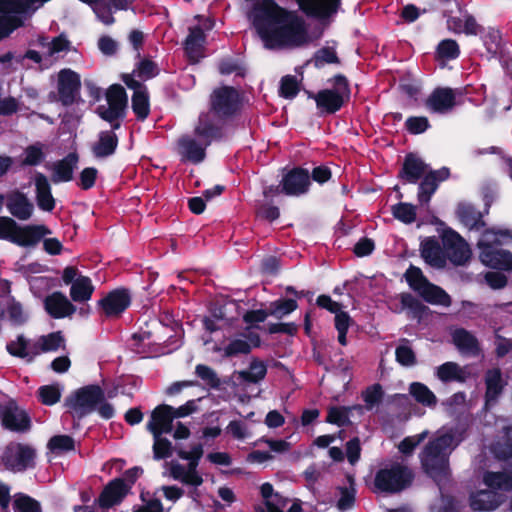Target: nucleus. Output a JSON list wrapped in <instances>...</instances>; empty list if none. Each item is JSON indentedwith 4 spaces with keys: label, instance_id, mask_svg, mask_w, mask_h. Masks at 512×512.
I'll use <instances>...</instances> for the list:
<instances>
[{
    "label": "nucleus",
    "instance_id": "obj_1",
    "mask_svg": "<svg viewBox=\"0 0 512 512\" xmlns=\"http://www.w3.org/2000/svg\"><path fill=\"white\" fill-rule=\"evenodd\" d=\"M249 19L268 49L300 46L308 41L303 19L272 0L257 3Z\"/></svg>",
    "mask_w": 512,
    "mask_h": 512
},
{
    "label": "nucleus",
    "instance_id": "obj_2",
    "mask_svg": "<svg viewBox=\"0 0 512 512\" xmlns=\"http://www.w3.org/2000/svg\"><path fill=\"white\" fill-rule=\"evenodd\" d=\"M467 427L458 425L437 434L424 446L419 455L424 473L437 485L446 482L451 476L450 455L465 439Z\"/></svg>",
    "mask_w": 512,
    "mask_h": 512
},
{
    "label": "nucleus",
    "instance_id": "obj_3",
    "mask_svg": "<svg viewBox=\"0 0 512 512\" xmlns=\"http://www.w3.org/2000/svg\"><path fill=\"white\" fill-rule=\"evenodd\" d=\"M103 400H105L104 390L98 384H89L69 394L64 400V406L75 422L96 411Z\"/></svg>",
    "mask_w": 512,
    "mask_h": 512
},
{
    "label": "nucleus",
    "instance_id": "obj_4",
    "mask_svg": "<svg viewBox=\"0 0 512 512\" xmlns=\"http://www.w3.org/2000/svg\"><path fill=\"white\" fill-rule=\"evenodd\" d=\"M49 234L51 231L44 225L19 226L12 218L0 216V238L19 246L34 247Z\"/></svg>",
    "mask_w": 512,
    "mask_h": 512
},
{
    "label": "nucleus",
    "instance_id": "obj_5",
    "mask_svg": "<svg viewBox=\"0 0 512 512\" xmlns=\"http://www.w3.org/2000/svg\"><path fill=\"white\" fill-rule=\"evenodd\" d=\"M414 479L412 470L401 463H393L390 467L381 468L374 478L375 487L385 493H399L411 486Z\"/></svg>",
    "mask_w": 512,
    "mask_h": 512
},
{
    "label": "nucleus",
    "instance_id": "obj_6",
    "mask_svg": "<svg viewBox=\"0 0 512 512\" xmlns=\"http://www.w3.org/2000/svg\"><path fill=\"white\" fill-rule=\"evenodd\" d=\"M349 97L350 89L347 79L342 75H337L334 78V88L319 91L314 99L318 108L330 114L339 110Z\"/></svg>",
    "mask_w": 512,
    "mask_h": 512
},
{
    "label": "nucleus",
    "instance_id": "obj_7",
    "mask_svg": "<svg viewBox=\"0 0 512 512\" xmlns=\"http://www.w3.org/2000/svg\"><path fill=\"white\" fill-rule=\"evenodd\" d=\"M36 451L23 443H11L2 454V462L6 469L13 472H24L35 466Z\"/></svg>",
    "mask_w": 512,
    "mask_h": 512
},
{
    "label": "nucleus",
    "instance_id": "obj_8",
    "mask_svg": "<svg viewBox=\"0 0 512 512\" xmlns=\"http://www.w3.org/2000/svg\"><path fill=\"white\" fill-rule=\"evenodd\" d=\"M0 420L5 429L13 432H25L31 427V419L28 413L12 399L0 404Z\"/></svg>",
    "mask_w": 512,
    "mask_h": 512
},
{
    "label": "nucleus",
    "instance_id": "obj_9",
    "mask_svg": "<svg viewBox=\"0 0 512 512\" xmlns=\"http://www.w3.org/2000/svg\"><path fill=\"white\" fill-rule=\"evenodd\" d=\"M106 100L107 105H100L97 113L102 119L112 123L124 114L127 106L125 89L118 84L112 85L106 92Z\"/></svg>",
    "mask_w": 512,
    "mask_h": 512
},
{
    "label": "nucleus",
    "instance_id": "obj_10",
    "mask_svg": "<svg viewBox=\"0 0 512 512\" xmlns=\"http://www.w3.org/2000/svg\"><path fill=\"white\" fill-rule=\"evenodd\" d=\"M210 102L211 110L222 117L229 116L239 108V94L233 87L223 86L213 91Z\"/></svg>",
    "mask_w": 512,
    "mask_h": 512
},
{
    "label": "nucleus",
    "instance_id": "obj_11",
    "mask_svg": "<svg viewBox=\"0 0 512 512\" xmlns=\"http://www.w3.org/2000/svg\"><path fill=\"white\" fill-rule=\"evenodd\" d=\"M128 494L130 492L124 482L114 478L104 486L95 502L100 508L107 510L120 505Z\"/></svg>",
    "mask_w": 512,
    "mask_h": 512
},
{
    "label": "nucleus",
    "instance_id": "obj_12",
    "mask_svg": "<svg viewBox=\"0 0 512 512\" xmlns=\"http://www.w3.org/2000/svg\"><path fill=\"white\" fill-rule=\"evenodd\" d=\"M221 119L222 116L213 110L201 113L194 128L195 135L205 139L206 144H211L212 140L221 137Z\"/></svg>",
    "mask_w": 512,
    "mask_h": 512
},
{
    "label": "nucleus",
    "instance_id": "obj_13",
    "mask_svg": "<svg viewBox=\"0 0 512 512\" xmlns=\"http://www.w3.org/2000/svg\"><path fill=\"white\" fill-rule=\"evenodd\" d=\"M130 304L131 295L126 288L114 289L98 301V305L108 317L122 314Z\"/></svg>",
    "mask_w": 512,
    "mask_h": 512
},
{
    "label": "nucleus",
    "instance_id": "obj_14",
    "mask_svg": "<svg viewBox=\"0 0 512 512\" xmlns=\"http://www.w3.org/2000/svg\"><path fill=\"white\" fill-rule=\"evenodd\" d=\"M512 245V236L507 232L497 233L493 230H486L478 241V246L487 251V256H512V252L505 250L502 246Z\"/></svg>",
    "mask_w": 512,
    "mask_h": 512
},
{
    "label": "nucleus",
    "instance_id": "obj_15",
    "mask_svg": "<svg viewBox=\"0 0 512 512\" xmlns=\"http://www.w3.org/2000/svg\"><path fill=\"white\" fill-rule=\"evenodd\" d=\"M300 8L308 16L321 21L329 20L340 7L341 0H297Z\"/></svg>",
    "mask_w": 512,
    "mask_h": 512
},
{
    "label": "nucleus",
    "instance_id": "obj_16",
    "mask_svg": "<svg viewBox=\"0 0 512 512\" xmlns=\"http://www.w3.org/2000/svg\"><path fill=\"white\" fill-rule=\"evenodd\" d=\"M210 144L205 143V139L196 140L190 135L182 136L178 140V150L183 161L200 163L206 156V148Z\"/></svg>",
    "mask_w": 512,
    "mask_h": 512
},
{
    "label": "nucleus",
    "instance_id": "obj_17",
    "mask_svg": "<svg viewBox=\"0 0 512 512\" xmlns=\"http://www.w3.org/2000/svg\"><path fill=\"white\" fill-rule=\"evenodd\" d=\"M79 87V76L75 72L69 69L60 71L58 75V94L63 105H71L75 101Z\"/></svg>",
    "mask_w": 512,
    "mask_h": 512
},
{
    "label": "nucleus",
    "instance_id": "obj_18",
    "mask_svg": "<svg viewBox=\"0 0 512 512\" xmlns=\"http://www.w3.org/2000/svg\"><path fill=\"white\" fill-rule=\"evenodd\" d=\"M173 407L167 404H160L151 412L150 420L147 423V429L154 434L170 433L173 430L174 415Z\"/></svg>",
    "mask_w": 512,
    "mask_h": 512
},
{
    "label": "nucleus",
    "instance_id": "obj_19",
    "mask_svg": "<svg viewBox=\"0 0 512 512\" xmlns=\"http://www.w3.org/2000/svg\"><path fill=\"white\" fill-rule=\"evenodd\" d=\"M310 176L308 171L295 168L288 172L281 181L282 192L287 195H300L308 190Z\"/></svg>",
    "mask_w": 512,
    "mask_h": 512
},
{
    "label": "nucleus",
    "instance_id": "obj_20",
    "mask_svg": "<svg viewBox=\"0 0 512 512\" xmlns=\"http://www.w3.org/2000/svg\"><path fill=\"white\" fill-rule=\"evenodd\" d=\"M6 207L10 214L21 221L29 220L34 212V205L29 198L18 191L6 197Z\"/></svg>",
    "mask_w": 512,
    "mask_h": 512
},
{
    "label": "nucleus",
    "instance_id": "obj_21",
    "mask_svg": "<svg viewBox=\"0 0 512 512\" xmlns=\"http://www.w3.org/2000/svg\"><path fill=\"white\" fill-rule=\"evenodd\" d=\"M44 306L47 313L54 319H61L71 316L76 307L61 292H53L44 300Z\"/></svg>",
    "mask_w": 512,
    "mask_h": 512
},
{
    "label": "nucleus",
    "instance_id": "obj_22",
    "mask_svg": "<svg viewBox=\"0 0 512 512\" xmlns=\"http://www.w3.org/2000/svg\"><path fill=\"white\" fill-rule=\"evenodd\" d=\"M485 405H493L498 401L506 383L503 382L502 372L499 368L489 369L485 374Z\"/></svg>",
    "mask_w": 512,
    "mask_h": 512
},
{
    "label": "nucleus",
    "instance_id": "obj_23",
    "mask_svg": "<svg viewBox=\"0 0 512 512\" xmlns=\"http://www.w3.org/2000/svg\"><path fill=\"white\" fill-rule=\"evenodd\" d=\"M455 105V95L450 88H437L426 100V106L437 113H445Z\"/></svg>",
    "mask_w": 512,
    "mask_h": 512
},
{
    "label": "nucleus",
    "instance_id": "obj_24",
    "mask_svg": "<svg viewBox=\"0 0 512 512\" xmlns=\"http://www.w3.org/2000/svg\"><path fill=\"white\" fill-rule=\"evenodd\" d=\"M398 298L400 306L394 309L396 313L406 310L410 318L421 320L429 311L426 305L409 292L400 293Z\"/></svg>",
    "mask_w": 512,
    "mask_h": 512
},
{
    "label": "nucleus",
    "instance_id": "obj_25",
    "mask_svg": "<svg viewBox=\"0 0 512 512\" xmlns=\"http://www.w3.org/2000/svg\"><path fill=\"white\" fill-rule=\"evenodd\" d=\"M189 32L185 41V52L192 63H197L204 56L205 34L200 27L190 28Z\"/></svg>",
    "mask_w": 512,
    "mask_h": 512
},
{
    "label": "nucleus",
    "instance_id": "obj_26",
    "mask_svg": "<svg viewBox=\"0 0 512 512\" xmlns=\"http://www.w3.org/2000/svg\"><path fill=\"white\" fill-rule=\"evenodd\" d=\"M36 201L40 209L52 211L55 206V199L51 193V187L47 177L41 173L35 175Z\"/></svg>",
    "mask_w": 512,
    "mask_h": 512
},
{
    "label": "nucleus",
    "instance_id": "obj_27",
    "mask_svg": "<svg viewBox=\"0 0 512 512\" xmlns=\"http://www.w3.org/2000/svg\"><path fill=\"white\" fill-rule=\"evenodd\" d=\"M452 340L462 353L478 356L481 351L478 339L464 328L456 329L452 333Z\"/></svg>",
    "mask_w": 512,
    "mask_h": 512
},
{
    "label": "nucleus",
    "instance_id": "obj_28",
    "mask_svg": "<svg viewBox=\"0 0 512 512\" xmlns=\"http://www.w3.org/2000/svg\"><path fill=\"white\" fill-rule=\"evenodd\" d=\"M500 504V495L491 490H481L470 497V507L474 511H493Z\"/></svg>",
    "mask_w": 512,
    "mask_h": 512
},
{
    "label": "nucleus",
    "instance_id": "obj_29",
    "mask_svg": "<svg viewBox=\"0 0 512 512\" xmlns=\"http://www.w3.org/2000/svg\"><path fill=\"white\" fill-rule=\"evenodd\" d=\"M78 163L76 153L68 154L64 159L55 162L52 165V181L54 183L67 182L73 178V170Z\"/></svg>",
    "mask_w": 512,
    "mask_h": 512
},
{
    "label": "nucleus",
    "instance_id": "obj_30",
    "mask_svg": "<svg viewBox=\"0 0 512 512\" xmlns=\"http://www.w3.org/2000/svg\"><path fill=\"white\" fill-rule=\"evenodd\" d=\"M418 294L425 302L432 305L449 307L452 304L450 295L443 288L429 281L423 285Z\"/></svg>",
    "mask_w": 512,
    "mask_h": 512
},
{
    "label": "nucleus",
    "instance_id": "obj_31",
    "mask_svg": "<svg viewBox=\"0 0 512 512\" xmlns=\"http://www.w3.org/2000/svg\"><path fill=\"white\" fill-rule=\"evenodd\" d=\"M427 173V165L420 159L409 154L406 156L400 177L410 183H416Z\"/></svg>",
    "mask_w": 512,
    "mask_h": 512
},
{
    "label": "nucleus",
    "instance_id": "obj_32",
    "mask_svg": "<svg viewBox=\"0 0 512 512\" xmlns=\"http://www.w3.org/2000/svg\"><path fill=\"white\" fill-rule=\"evenodd\" d=\"M267 374V365L258 358H252L248 369L237 372L238 378L248 384H258Z\"/></svg>",
    "mask_w": 512,
    "mask_h": 512
},
{
    "label": "nucleus",
    "instance_id": "obj_33",
    "mask_svg": "<svg viewBox=\"0 0 512 512\" xmlns=\"http://www.w3.org/2000/svg\"><path fill=\"white\" fill-rule=\"evenodd\" d=\"M442 241L444 247L451 250L454 253V256H467L470 253V249L466 241L451 229L443 232Z\"/></svg>",
    "mask_w": 512,
    "mask_h": 512
},
{
    "label": "nucleus",
    "instance_id": "obj_34",
    "mask_svg": "<svg viewBox=\"0 0 512 512\" xmlns=\"http://www.w3.org/2000/svg\"><path fill=\"white\" fill-rule=\"evenodd\" d=\"M94 291L91 279L87 276H79L70 287V297L75 302L88 301Z\"/></svg>",
    "mask_w": 512,
    "mask_h": 512
},
{
    "label": "nucleus",
    "instance_id": "obj_35",
    "mask_svg": "<svg viewBox=\"0 0 512 512\" xmlns=\"http://www.w3.org/2000/svg\"><path fill=\"white\" fill-rule=\"evenodd\" d=\"M118 144V138L113 132H102L99 140L92 146V151L97 158L107 157L114 153Z\"/></svg>",
    "mask_w": 512,
    "mask_h": 512
},
{
    "label": "nucleus",
    "instance_id": "obj_36",
    "mask_svg": "<svg viewBox=\"0 0 512 512\" xmlns=\"http://www.w3.org/2000/svg\"><path fill=\"white\" fill-rule=\"evenodd\" d=\"M349 486L338 487L340 498L337 501L336 507L339 511L345 512L352 509L356 501V488L354 477L350 474L346 476Z\"/></svg>",
    "mask_w": 512,
    "mask_h": 512
},
{
    "label": "nucleus",
    "instance_id": "obj_37",
    "mask_svg": "<svg viewBox=\"0 0 512 512\" xmlns=\"http://www.w3.org/2000/svg\"><path fill=\"white\" fill-rule=\"evenodd\" d=\"M457 214L461 222L470 229L479 228L484 225L481 212L477 211L470 204L460 203Z\"/></svg>",
    "mask_w": 512,
    "mask_h": 512
},
{
    "label": "nucleus",
    "instance_id": "obj_38",
    "mask_svg": "<svg viewBox=\"0 0 512 512\" xmlns=\"http://www.w3.org/2000/svg\"><path fill=\"white\" fill-rule=\"evenodd\" d=\"M410 395L420 404L434 407L437 404L435 394L421 382H412L409 386Z\"/></svg>",
    "mask_w": 512,
    "mask_h": 512
},
{
    "label": "nucleus",
    "instance_id": "obj_39",
    "mask_svg": "<svg viewBox=\"0 0 512 512\" xmlns=\"http://www.w3.org/2000/svg\"><path fill=\"white\" fill-rule=\"evenodd\" d=\"M486 486L492 489L510 491L512 489V476L506 472H486L483 477Z\"/></svg>",
    "mask_w": 512,
    "mask_h": 512
},
{
    "label": "nucleus",
    "instance_id": "obj_40",
    "mask_svg": "<svg viewBox=\"0 0 512 512\" xmlns=\"http://www.w3.org/2000/svg\"><path fill=\"white\" fill-rule=\"evenodd\" d=\"M436 376L443 383H449L452 381H465L460 366L457 363L450 361L443 363L437 368Z\"/></svg>",
    "mask_w": 512,
    "mask_h": 512
},
{
    "label": "nucleus",
    "instance_id": "obj_41",
    "mask_svg": "<svg viewBox=\"0 0 512 512\" xmlns=\"http://www.w3.org/2000/svg\"><path fill=\"white\" fill-rule=\"evenodd\" d=\"M448 26L456 33L464 32L466 34L476 35L479 31V25L475 18L470 15H465L463 18H451L448 20Z\"/></svg>",
    "mask_w": 512,
    "mask_h": 512
},
{
    "label": "nucleus",
    "instance_id": "obj_42",
    "mask_svg": "<svg viewBox=\"0 0 512 512\" xmlns=\"http://www.w3.org/2000/svg\"><path fill=\"white\" fill-rule=\"evenodd\" d=\"M47 149V145L41 142L27 146L24 149L25 157L21 161V166H36L40 164L44 160Z\"/></svg>",
    "mask_w": 512,
    "mask_h": 512
},
{
    "label": "nucleus",
    "instance_id": "obj_43",
    "mask_svg": "<svg viewBox=\"0 0 512 512\" xmlns=\"http://www.w3.org/2000/svg\"><path fill=\"white\" fill-rule=\"evenodd\" d=\"M153 435V458L155 460H163L172 456L174 447L172 443L165 437H162L160 432H155Z\"/></svg>",
    "mask_w": 512,
    "mask_h": 512
},
{
    "label": "nucleus",
    "instance_id": "obj_44",
    "mask_svg": "<svg viewBox=\"0 0 512 512\" xmlns=\"http://www.w3.org/2000/svg\"><path fill=\"white\" fill-rule=\"evenodd\" d=\"M395 359L404 367H411L417 363L416 354L407 339H402L401 344L396 347Z\"/></svg>",
    "mask_w": 512,
    "mask_h": 512
},
{
    "label": "nucleus",
    "instance_id": "obj_45",
    "mask_svg": "<svg viewBox=\"0 0 512 512\" xmlns=\"http://www.w3.org/2000/svg\"><path fill=\"white\" fill-rule=\"evenodd\" d=\"M176 452L179 458L189 461L187 472H197L199 461L204 453L203 445L201 443L193 445L190 451L177 449Z\"/></svg>",
    "mask_w": 512,
    "mask_h": 512
},
{
    "label": "nucleus",
    "instance_id": "obj_46",
    "mask_svg": "<svg viewBox=\"0 0 512 512\" xmlns=\"http://www.w3.org/2000/svg\"><path fill=\"white\" fill-rule=\"evenodd\" d=\"M195 374L200 378L210 389L218 390L221 388V380L216 371L208 365L198 364L195 367Z\"/></svg>",
    "mask_w": 512,
    "mask_h": 512
},
{
    "label": "nucleus",
    "instance_id": "obj_47",
    "mask_svg": "<svg viewBox=\"0 0 512 512\" xmlns=\"http://www.w3.org/2000/svg\"><path fill=\"white\" fill-rule=\"evenodd\" d=\"M13 509L15 512H42L40 502L24 493H18L15 496Z\"/></svg>",
    "mask_w": 512,
    "mask_h": 512
},
{
    "label": "nucleus",
    "instance_id": "obj_48",
    "mask_svg": "<svg viewBox=\"0 0 512 512\" xmlns=\"http://www.w3.org/2000/svg\"><path fill=\"white\" fill-rule=\"evenodd\" d=\"M297 307L298 304L296 300L291 298H281L270 303L269 311L270 315L281 319L283 316L295 311Z\"/></svg>",
    "mask_w": 512,
    "mask_h": 512
},
{
    "label": "nucleus",
    "instance_id": "obj_49",
    "mask_svg": "<svg viewBox=\"0 0 512 512\" xmlns=\"http://www.w3.org/2000/svg\"><path fill=\"white\" fill-rule=\"evenodd\" d=\"M39 401L46 406H52L60 401L61 389L58 384L43 385L37 390Z\"/></svg>",
    "mask_w": 512,
    "mask_h": 512
},
{
    "label": "nucleus",
    "instance_id": "obj_50",
    "mask_svg": "<svg viewBox=\"0 0 512 512\" xmlns=\"http://www.w3.org/2000/svg\"><path fill=\"white\" fill-rule=\"evenodd\" d=\"M350 410L351 408L346 406H332L328 409L326 422L339 427L347 426L350 424Z\"/></svg>",
    "mask_w": 512,
    "mask_h": 512
},
{
    "label": "nucleus",
    "instance_id": "obj_51",
    "mask_svg": "<svg viewBox=\"0 0 512 512\" xmlns=\"http://www.w3.org/2000/svg\"><path fill=\"white\" fill-rule=\"evenodd\" d=\"M47 447L53 453L68 452L75 449V441L69 435H55L49 439Z\"/></svg>",
    "mask_w": 512,
    "mask_h": 512
},
{
    "label": "nucleus",
    "instance_id": "obj_52",
    "mask_svg": "<svg viewBox=\"0 0 512 512\" xmlns=\"http://www.w3.org/2000/svg\"><path fill=\"white\" fill-rule=\"evenodd\" d=\"M384 397V390L381 384L375 383L371 386H368L362 392V398L365 402L367 409H372L376 405H379Z\"/></svg>",
    "mask_w": 512,
    "mask_h": 512
},
{
    "label": "nucleus",
    "instance_id": "obj_53",
    "mask_svg": "<svg viewBox=\"0 0 512 512\" xmlns=\"http://www.w3.org/2000/svg\"><path fill=\"white\" fill-rule=\"evenodd\" d=\"M132 108L139 119H145L149 114L148 95L144 90H137L132 97Z\"/></svg>",
    "mask_w": 512,
    "mask_h": 512
},
{
    "label": "nucleus",
    "instance_id": "obj_54",
    "mask_svg": "<svg viewBox=\"0 0 512 512\" xmlns=\"http://www.w3.org/2000/svg\"><path fill=\"white\" fill-rule=\"evenodd\" d=\"M251 352V345L244 339H233L224 348V356L236 357L238 355H246Z\"/></svg>",
    "mask_w": 512,
    "mask_h": 512
},
{
    "label": "nucleus",
    "instance_id": "obj_55",
    "mask_svg": "<svg viewBox=\"0 0 512 512\" xmlns=\"http://www.w3.org/2000/svg\"><path fill=\"white\" fill-rule=\"evenodd\" d=\"M436 187V172H429L420 184L419 201L427 203Z\"/></svg>",
    "mask_w": 512,
    "mask_h": 512
},
{
    "label": "nucleus",
    "instance_id": "obj_56",
    "mask_svg": "<svg viewBox=\"0 0 512 512\" xmlns=\"http://www.w3.org/2000/svg\"><path fill=\"white\" fill-rule=\"evenodd\" d=\"M40 340V349L43 352L56 351L65 341L61 331L51 332L42 336Z\"/></svg>",
    "mask_w": 512,
    "mask_h": 512
},
{
    "label": "nucleus",
    "instance_id": "obj_57",
    "mask_svg": "<svg viewBox=\"0 0 512 512\" xmlns=\"http://www.w3.org/2000/svg\"><path fill=\"white\" fill-rule=\"evenodd\" d=\"M406 281L411 289L417 293L421 290L423 285L428 282V279L423 275L422 271L414 266H411L406 272Z\"/></svg>",
    "mask_w": 512,
    "mask_h": 512
},
{
    "label": "nucleus",
    "instance_id": "obj_58",
    "mask_svg": "<svg viewBox=\"0 0 512 512\" xmlns=\"http://www.w3.org/2000/svg\"><path fill=\"white\" fill-rule=\"evenodd\" d=\"M27 347L28 340L23 335H18L15 341H10L6 345L7 352L18 358H26L29 355Z\"/></svg>",
    "mask_w": 512,
    "mask_h": 512
},
{
    "label": "nucleus",
    "instance_id": "obj_59",
    "mask_svg": "<svg viewBox=\"0 0 512 512\" xmlns=\"http://www.w3.org/2000/svg\"><path fill=\"white\" fill-rule=\"evenodd\" d=\"M392 211L395 218L405 223H411L416 218L415 207L408 203L397 204L393 207Z\"/></svg>",
    "mask_w": 512,
    "mask_h": 512
},
{
    "label": "nucleus",
    "instance_id": "obj_60",
    "mask_svg": "<svg viewBox=\"0 0 512 512\" xmlns=\"http://www.w3.org/2000/svg\"><path fill=\"white\" fill-rule=\"evenodd\" d=\"M428 432L424 431L415 436L405 437L399 444L398 449L404 455H410L415 448L426 438Z\"/></svg>",
    "mask_w": 512,
    "mask_h": 512
},
{
    "label": "nucleus",
    "instance_id": "obj_61",
    "mask_svg": "<svg viewBox=\"0 0 512 512\" xmlns=\"http://www.w3.org/2000/svg\"><path fill=\"white\" fill-rule=\"evenodd\" d=\"M7 313L13 325L20 326L27 321V315L24 313L20 302L13 301L8 306Z\"/></svg>",
    "mask_w": 512,
    "mask_h": 512
},
{
    "label": "nucleus",
    "instance_id": "obj_62",
    "mask_svg": "<svg viewBox=\"0 0 512 512\" xmlns=\"http://www.w3.org/2000/svg\"><path fill=\"white\" fill-rule=\"evenodd\" d=\"M481 262L500 272L512 270V258H479Z\"/></svg>",
    "mask_w": 512,
    "mask_h": 512
},
{
    "label": "nucleus",
    "instance_id": "obj_63",
    "mask_svg": "<svg viewBox=\"0 0 512 512\" xmlns=\"http://www.w3.org/2000/svg\"><path fill=\"white\" fill-rule=\"evenodd\" d=\"M361 455V444L358 437H353L346 443V456L351 465L357 463Z\"/></svg>",
    "mask_w": 512,
    "mask_h": 512
},
{
    "label": "nucleus",
    "instance_id": "obj_64",
    "mask_svg": "<svg viewBox=\"0 0 512 512\" xmlns=\"http://www.w3.org/2000/svg\"><path fill=\"white\" fill-rule=\"evenodd\" d=\"M486 283L492 289H502L507 285L508 279L503 272L489 271L484 276Z\"/></svg>",
    "mask_w": 512,
    "mask_h": 512
}]
</instances>
